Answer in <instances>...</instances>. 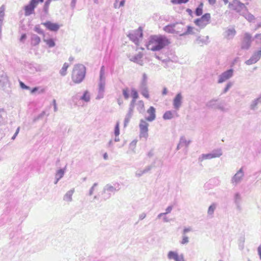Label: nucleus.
Here are the masks:
<instances>
[{
	"label": "nucleus",
	"instance_id": "nucleus-1",
	"mask_svg": "<svg viewBox=\"0 0 261 261\" xmlns=\"http://www.w3.org/2000/svg\"><path fill=\"white\" fill-rule=\"evenodd\" d=\"M170 43L169 39L164 35H152L149 38L146 48L153 51H160L169 46Z\"/></svg>",
	"mask_w": 261,
	"mask_h": 261
},
{
	"label": "nucleus",
	"instance_id": "nucleus-2",
	"mask_svg": "<svg viewBox=\"0 0 261 261\" xmlns=\"http://www.w3.org/2000/svg\"><path fill=\"white\" fill-rule=\"evenodd\" d=\"M85 67L82 65H77L73 69L71 78L75 84L81 83L85 77Z\"/></svg>",
	"mask_w": 261,
	"mask_h": 261
},
{
	"label": "nucleus",
	"instance_id": "nucleus-3",
	"mask_svg": "<svg viewBox=\"0 0 261 261\" xmlns=\"http://www.w3.org/2000/svg\"><path fill=\"white\" fill-rule=\"evenodd\" d=\"M211 17L210 13H205L200 18L195 19L194 20V23L201 28H203L210 23Z\"/></svg>",
	"mask_w": 261,
	"mask_h": 261
},
{
	"label": "nucleus",
	"instance_id": "nucleus-4",
	"mask_svg": "<svg viewBox=\"0 0 261 261\" xmlns=\"http://www.w3.org/2000/svg\"><path fill=\"white\" fill-rule=\"evenodd\" d=\"M129 38L137 45H139L140 41L143 37V30L141 28H139L129 34Z\"/></svg>",
	"mask_w": 261,
	"mask_h": 261
},
{
	"label": "nucleus",
	"instance_id": "nucleus-5",
	"mask_svg": "<svg viewBox=\"0 0 261 261\" xmlns=\"http://www.w3.org/2000/svg\"><path fill=\"white\" fill-rule=\"evenodd\" d=\"M228 8L233 11L240 12L243 8H246L245 5L238 0H233L228 5Z\"/></svg>",
	"mask_w": 261,
	"mask_h": 261
},
{
	"label": "nucleus",
	"instance_id": "nucleus-6",
	"mask_svg": "<svg viewBox=\"0 0 261 261\" xmlns=\"http://www.w3.org/2000/svg\"><path fill=\"white\" fill-rule=\"evenodd\" d=\"M149 124L144 120H141L140 123L139 124V127L140 129V137L147 138L148 137V131Z\"/></svg>",
	"mask_w": 261,
	"mask_h": 261
},
{
	"label": "nucleus",
	"instance_id": "nucleus-7",
	"mask_svg": "<svg viewBox=\"0 0 261 261\" xmlns=\"http://www.w3.org/2000/svg\"><path fill=\"white\" fill-rule=\"evenodd\" d=\"M42 24L46 27V28L53 32H57L60 28V25L57 23H53L51 21H47L45 22L42 23Z\"/></svg>",
	"mask_w": 261,
	"mask_h": 261
},
{
	"label": "nucleus",
	"instance_id": "nucleus-8",
	"mask_svg": "<svg viewBox=\"0 0 261 261\" xmlns=\"http://www.w3.org/2000/svg\"><path fill=\"white\" fill-rule=\"evenodd\" d=\"M251 35L249 33H245L243 39L242 48L243 49H248L251 44Z\"/></svg>",
	"mask_w": 261,
	"mask_h": 261
},
{
	"label": "nucleus",
	"instance_id": "nucleus-9",
	"mask_svg": "<svg viewBox=\"0 0 261 261\" xmlns=\"http://www.w3.org/2000/svg\"><path fill=\"white\" fill-rule=\"evenodd\" d=\"M233 74V70L229 69L223 72L219 79V83H222L232 76Z\"/></svg>",
	"mask_w": 261,
	"mask_h": 261
},
{
	"label": "nucleus",
	"instance_id": "nucleus-10",
	"mask_svg": "<svg viewBox=\"0 0 261 261\" xmlns=\"http://www.w3.org/2000/svg\"><path fill=\"white\" fill-rule=\"evenodd\" d=\"M186 25L182 23H176L175 34L180 36L185 35Z\"/></svg>",
	"mask_w": 261,
	"mask_h": 261
},
{
	"label": "nucleus",
	"instance_id": "nucleus-11",
	"mask_svg": "<svg viewBox=\"0 0 261 261\" xmlns=\"http://www.w3.org/2000/svg\"><path fill=\"white\" fill-rule=\"evenodd\" d=\"M261 57V50H258L255 53L251 58L246 61V64L250 65L251 64L255 63L259 60Z\"/></svg>",
	"mask_w": 261,
	"mask_h": 261
},
{
	"label": "nucleus",
	"instance_id": "nucleus-12",
	"mask_svg": "<svg viewBox=\"0 0 261 261\" xmlns=\"http://www.w3.org/2000/svg\"><path fill=\"white\" fill-rule=\"evenodd\" d=\"M149 116L146 117V120L148 121H152L155 119V109L153 107H150L147 111Z\"/></svg>",
	"mask_w": 261,
	"mask_h": 261
},
{
	"label": "nucleus",
	"instance_id": "nucleus-13",
	"mask_svg": "<svg viewBox=\"0 0 261 261\" xmlns=\"http://www.w3.org/2000/svg\"><path fill=\"white\" fill-rule=\"evenodd\" d=\"M36 7L30 2L29 4L26 5L24 8L25 15L29 16L34 13V9Z\"/></svg>",
	"mask_w": 261,
	"mask_h": 261
},
{
	"label": "nucleus",
	"instance_id": "nucleus-14",
	"mask_svg": "<svg viewBox=\"0 0 261 261\" xmlns=\"http://www.w3.org/2000/svg\"><path fill=\"white\" fill-rule=\"evenodd\" d=\"M182 96L181 94H177L173 100V106L175 109L178 110L181 105Z\"/></svg>",
	"mask_w": 261,
	"mask_h": 261
},
{
	"label": "nucleus",
	"instance_id": "nucleus-15",
	"mask_svg": "<svg viewBox=\"0 0 261 261\" xmlns=\"http://www.w3.org/2000/svg\"><path fill=\"white\" fill-rule=\"evenodd\" d=\"M221 154H222V153L220 151H219L217 152L216 153H208V154H202V156H201V159H202L201 160H206V159H213V158H218L220 155H221Z\"/></svg>",
	"mask_w": 261,
	"mask_h": 261
},
{
	"label": "nucleus",
	"instance_id": "nucleus-16",
	"mask_svg": "<svg viewBox=\"0 0 261 261\" xmlns=\"http://www.w3.org/2000/svg\"><path fill=\"white\" fill-rule=\"evenodd\" d=\"M175 28L176 23L168 24L164 28L163 30L168 33L175 34Z\"/></svg>",
	"mask_w": 261,
	"mask_h": 261
},
{
	"label": "nucleus",
	"instance_id": "nucleus-17",
	"mask_svg": "<svg viewBox=\"0 0 261 261\" xmlns=\"http://www.w3.org/2000/svg\"><path fill=\"white\" fill-rule=\"evenodd\" d=\"M143 57V54L142 53L139 52L136 55H134V53L130 54L129 55V57L130 58V60L136 62H139L141 61Z\"/></svg>",
	"mask_w": 261,
	"mask_h": 261
},
{
	"label": "nucleus",
	"instance_id": "nucleus-18",
	"mask_svg": "<svg viewBox=\"0 0 261 261\" xmlns=\"http://www.w3.org/2000/svg\"><path fill=\"white\" fill-rule=\"evenodd\" d=\"M243 176V172L242 169H240L233 176L232 181L233 182H239Z\"/></svg>",
	"mask_w": 261,
	"mask_h": 261
},
{
	"label": "nucleus",
	"instance_id": "nucleus-19",
	"mask_svg": "<svg viewBox=\"0 0 261 261\" xmlns=\"http://www.w3.org/2000/svg\"><path fill=\"white\" fill-rule=\"evenodd\" d=\"M177 252L172 251H170L167 254V257L169 259H174L175 261L179 257Z\"/></svg>",
	"mask_w": 261,
	"mask_h": 261
},
{
	"label": "nucleus",
	"instance_id": "nucleus-20",
	"mask_svg": "<svg viewBox=\"0 0 261 261\" xmlns=\"http://www.w3.org/2000/svg\"><path fill=\"white\" fill-rule=\"evenodd\" d=\"M74 193V190H70L68 191L64 197V200L66 201H71L72 200V196Z\"/></svg>",
	"mask_w": 261,
	"mask_h": 261
},
{
	"label": "nucleus",
	"instance_id": "nucleus-21",
	"mask_svg": "<svg viewBox=\"0 0 261 261\" xmlns=\"http://www.w3.org/2000/svg\"><path fill=\"white\" fill-rule=\"evenodd\" d=\"M168 213H160L158 216V218L160 219H162L165 222H167L172 219L167 216Z\"/></svg>",
	"mask_w": 261,
	"mask_h": 261
},
{
	"label": "nucleus",
	"instance_id": "nucleus-22",
	"mask_svg": "<svg viewBox=\"0 0 261 261\" xmlns=\"http://www.w3.org/2000/svg\"><path fill=\"white\" fill-rule=\"evenodd\" d=\"M32 45L35 46L38 45L41 41L40 38L37 36V35H34L32 37Z\"/></svg>",
	"mask_w": 261,
	"mask_h": 261
},
{
	"label": "nucleus",
	"instance_id": "nucleus-23",
	"mask_svg": "<svg viewBox=\"0 0 261 261\" xmlns=\"http://www.w3.org/2000/svg\"><path fill=\"white\" fill-rule=\"evenodd\" d=\"M69 65L67 63H65L63 64V67L60 72V74L64 76L66 74L67 70L68 68L69 67Z\"/></svg>",
	"mask_w": 261,
	"mask_h": 261
},
{
	"label": "nucleus",
	"instance_id": "nucleus-24",
	"mask_svg": "<svg viewBox=\"0 0 261 261\" xmlns=\"http://www.w3.org/2000/svg\"><path fill=\"white\" fill-rule=\"evenodd\" d=\"M44 42L46 43L49 47H54L56 45L53 39H44Z\"/></svg>",
	"mask_w": 261,
	"mask_h": 261
},
{
	"label": "nucleus",
	"instance_id": "nucleus-25",
	"mask_svg": "<svg viewBox=\"0 0 261 261\" xmlns=\"http://www.w3.org/2000/svg\"><path fill=\"white\" fill-rule=\"evenodd\" d=\"M194 27L190 25H186L185 35L194 34Z\"/></svg>",
	"mask_w": 261,
	"mask_h": 261
},
{
	"label": "nucleus",
	"instance_id": "nucleus-26",
	"mask_svg": "<svg viewBox=\"0 0 261 261\" xmlns=\"http://www.w3.org/2000/svg\"><path fill=\"white\" fill-rule=\"evenodd\" d=\"M51 2V0H46L44 4L43 11L46 14L48 13L49 7Z\"/></svg>",
	"mask_w": 261,
	"mask_h": 261
},
{
	"label": "nucleus",
	"instance_id": "nucleus-27",
	"mask_svg": "<svg viewBox=\"0 0 261 261\" xmlns=\"http://www.w3.org/2000/svg\"><path fill=\"white\" fill-rule=\"evenodd\" d=\"M131 95L133 97V102H135L136 99L138 98V93L137 90L135 89L131 90Z\"/></svg>",
	"mask_w": 261,
	"mask_h": 261
},
{
	"label": "nucleus",
	"instance_id": "nucleus-28",
	"mask_svg": "<svg viewBox=\"0 0 261 261\" xmlns=\"http://www.w3.org/2000/svg\"><path fill=\"white\" fill-rule=\"evenodd\" d=\"M203 12V4L201 3L198 8L196 9L195 14L197 16H200Z\"/></svg>",
	"mask_w": 261,
	"mask_h": 261
},
{
	"label": "nucleus",
	"instance_id": "nucleus-29",
	"mask_svg": "<svg viewBox=\"0 0 261 261\" xmlns=\"http://www.w3.org/2000/svg\"><path fill=\"white\" fill-rule=\"evenodd\" d=\"M172 117L173 114L171 111L166 112L163 115V118L164 119H171Z\"/></svg>",
	"mask_w": 261,
	"mask_h": 261
},
{
	"label": "nucleus",
	"instance_id": "nucleus-30",
	"mask_svg": "<svg viewBox=\"0 0 261 261\" xmlns=\"http://www.w3.org/2000/svg\"><path fill=\"white\" fill-rule=\"evenodd\" d=\"M81 98L86 102L89 101L90 98L88 92L87 91H85Z\"/></svg>",
	"mask_w": 261,
	"mask_h": 261
},
{
	"label": "nucleus",
	"instance_id": "nucleus-31",
	"mask_svg": "<svg viewBox=\"0 0 261 261\" xmlns=\"http://www.w3.org/2000/svg\"><path fill=\"white\" fill-rule=\"evenodd\" d=\"M141 94L146 98L148 99L149 98V94L146 88H144L142 90Z\"/></svg>",
	"mask_w": 261,
	"mask_h": 261
},
{
	"label": "nucleus",
	"instance_id": "nucleus-32",
	"mask_svg": "<svg viewBox=\"0 0 261 261\" xmlns=\"http://www.w3.org/2000/svg\"><path fill=\"white\" fill-rule=\"evenodd\" d=\"M5 8L4 6L0 7V21H2L5 15Z\"/></svg>",
	"mask_w": 261,
	"mask_h": 261
},
{
	"label": "nucleus",
	"instance_id": "nucleus-33",
	"mask_svg": "<svg viewBox=\"0 0 261 261\" xmlns=\"http://www.w3.org/2000/svg\"><path fill=\"white\" fill-rule=\"evenodd\" d=\"M123 95L125 99H127L129 98V90L127 88H124L122 90Z\"/></svg>",
	"mask_w": 261,
	"mask_h": 261
},
{
	"label": "nucleus",
	"instance_id": "nucleus-34",
	"mask_svg": "<svg viewBox=\"0 0 261 261\" xmlns=\"http://www.w3.org/2000/svg\"><path fill=\"white\" fill-rule=\"evenodd\" d=\"M114 133L116 137H118L119 135V123L118 122H117L115 126Z\"/></svg>",
	"mask_w": 261,
	"mask_h": 261
},
{
	"label": "nucleus",
	"instance_id": "nucleus-35",
	"mask_svg": "<svg viewBox=\"0 0 261 261\" xmlns=\"http://www.w3.org/2000/svg\"><path fill=\"white\" fill-rule=\"evenodd\" d=\"M189 242V238L185 234L182 235V239L181 241V244H186Z\"/></svg>",
	"mask_w": 261,
	"mask_h": 261
},
{
	"label": "nucleus",
	"instance_id": "nucleus-36",
	"mask_svg": "<svg viewBox=\"0 0 261 261\" xmlns=\"http://www.w3.org/2000/svg\"><path fill=\"white\" fill-rule=\"evenodd\" d=\"M44 0H31L30 2L36 7L39 3H43Z\"/></svg>",
	"mask_w": 261,
	"mask_h": 261
},
{
	"label": "nucleus",
	"instance_id": "nucleus-37",
	"mask_svg": "<svg viewBox=\"0 0 261 261\" xmlns=\"http://www.w3.org/2000/svg\"><path fill=\"white\" fill-rule=\"evenodd\" d=\"M188 1V0H171V2L174 4L185 3Z\"/></svg>",
	"mask_w": 261,
	"mask_h": 261
},
{
	"label": "nucleus",
	"instance_id": "nucleus-38",
	"mask_svg": "<svg viewBox=\"0 0 261 261\" xmlns=\"http://www.w3.org/2000/svg\"><path fill=\"white\" fill-rule=\"evenodd\" d=\"M35 31L38 34H44L43 31L39 26H36L35 27Z\"/></svg>",
	"mask_w": 261,
	"mask_h": 261
},
{
	"label": "nucleus",
	"instance_id": "nucleus-39",
	"mask_svg": "<svg viewBox=\"0 0 261 261\" xmlns=\"http://www.w3.org/2000/svg\"><path fill=\"white\" fill-rule=\"evenodd\" d=\"M19 85H20V87L23 89H27V90L30 89L29 87L26 86L23 82H22L21 81L19 82Z\"/></svg>",
	"mask_w": 261,
	"mask_h": 261
},
{
	"label": "nucleus",
	"instance_id": "nucleus-40",
	"mask_svg": "<svg viewBox=\"0 0 261 261\" xmlns=\"http://www.w3.org/2000/svg\"><path fill=\"white\" fill-rule=\"evenodd\" d=\"M216 209V205L213 204L211 205L208 208V212H213Z\"/></svg>",
	"mask_w": 261,
	"mask_h": 261
},
{
	"label": "nucleus",
	"instance_id": "nucleus-41",
	"mask_svg": "<svg viewBox=\"0 0 261 261\" xmlns=\"http://www.w3.org/2000/svg\"><path fill=\"white\" fill-rule=\"evenodd\" d=\"M175 261H186L183 254H180Z\"/></svg>",
	"mask_w": 261,
	"mask_h": 261
},
{
	"label": "nucleus",
	"instance_id": "nucleus-42",
	"mask_svg": "<svg viewBox=\"0 0 261 261\" xmlns=\"http://www.w3.org/2000/svg\"><path fill=\"white\" fill-rule=\"evenodd\" d=\"M255 38L258 40L257 43L261 44V34H256Z\"/></svg>",
	"mask_w": 261,
	"mask_h": 261
},
{
	"label": "nucleus",
	"instance_id": "nucleus-43",
	"mask_svg": "<svg viewBox=\"0 0 261 261\" xmlns=\"http://www.w3.org/2000/svg\"><path fill=\"white\" fill-rule=\"evenodd\" d=\"M64 174V171L62 170H58L57 175L59 176V178H61L63 176Z\"/></svg>",
	"mask_w": 261,
	"mask_h": 261
},
{
	"label": "nucleus",
	"instance_id": "nucleus-44",
	"mask_svg": "<svg viewBox=\"0 0 261 261\" xmlns=\"http://www.w3.org/2000/svg\"><path fill=\"white\" fill-rule=\"evenodd\" d=\"M257 252L259 256V258L261 260V244L257 248Z\"/></svg>",
	"mask_w": 261,
	"mask_h": 261
},
{
	"label": "nucleus",
	"instance_id": "nucleus-45",
	"mask_svg": "<svg viewBox=\"0 0 261 261\" xmlns=\"http://www.w3.org/2000/svg\"><path fill=\"white\" fill-rule=\"evenodd\" d=\"M191 230V229L190 228H185L183 230V234L185 235L186 233L190 231Z\"/></svg>",
	"mask_w": 261,
	"mask_h": 261
},
{
	"label": "nucleus",
	"instance_id": "nucleus-46",
	"mask_svg": "<svg viewBox=\"0 0 261 261\" xmlns=\"http://www.w3.org/2000/svg\"><path fill=\"white\" fill-rule=\"evenodd\" d=\"M146 217V215L144 213H142L141 215L139 216L140 220H143L144 218H145Z\"/></svg>",
	"mask_w": 261,
	"mask_h": 261
},
{
	"label": "nucleus",
	"instance_id": "nucleus-47",
	"mask_svg": "<svg viewBox=\"0 0 261 261\" xmlns=\"http://www.w3.org/2000/svg\"><path fill=\"white\" fill-rule=\"evenodd\" d=\"M4 112V110L3 109H0V121L2 119V113Z\"/></svg>",
	"mask_w": 261,
	"mask_h": 261
},
{
	"label": "nucleus",
	"instance_id": "nucleus-48",
	"mask_svg": "<svg viewBox=\"0 0 261 261\" xmlns=\"http://www.w3.org/2000/svg\"><path fill=\"white\" fill-rule=\"evenodd\" d=\"M208 1L211 5H214L216 2V0H208Z\"/></svg>",
	"mask_w": 261,
	"mask_h": 261
},
{
	"label": "nucleus",
	"instance_id": "nucleus-49",
	"mask_svg": "<svg viewBox=\"0 0 261 261\" xmlns=\"http://www.w3.org/2000/svg\"><path fill=\"white\" fill-rule=\"evenodd\" d=\"M19 128H18L16 133H15V135H14V136L12 137V139H14L15 137L17 136V135L18 134V132H19Z\"/></svg>",
	"mask_w": 261,
	"mask_h": 261
},
{
	"label": "nucleus",
	"instance_id": "nucleus-50",
	"mask_svg": "<svg viewBox=\"0 0 261 261\" xmlns=\"http://www.w3.org/2000/svg\"><path fill=\"white\" fill-rule=\"evenodd\" d=\"M19 128H18L16 133H15V135H14V136L12 137V139H14L15 137L17 136V135L18 134V132H19Z\"/></svg>",
	"mask_w": 261,
	"mask_h": 261
},
{
	"label": "nucleus",
	"instance_id": "nucleus-51",
	"mask_svg": "<svg viewBox=\"0 0 261 261\" xmlns=\"http://www.w3.org/2000/svg\"><path fill=\"white\" fill-rule=\"evenodd\" d=\"M19 128H18L16 133H15V135H14V136L12 137V139H14L15 137L17 136V135L18 134V132H19Z\"/></svg>",
	"mask_w": 261,
	"mask_h": 261
},
{
	"label": "nucleus",
	"instance_id": "nucleus-52",
	"mask_svg": "<svg viewBox=\"0 0 261 261\" xmlns=\"http://www.w3.org/2000/svg\"><path fill=\"white\" fill-rule=\"evenodd\" d=\"M26 38V35L25 34H22L20 37V41H22Z\"/></svg>",
	"mask_w": 261,
	"mask_h": 261
},
{
	"label": "nucleus",
	"instance_id": "nucleus-53",
	"mask_svg": "<svg viewBox=\"0 0 261 261\" xmlns=\"http://www.w3.org/2000/svg\"><path fill=\"white\" fill-rule=\"evenodd\" d=\"M124 3H125V1L124 0L121 1L120 2V3L119 7L123 6L124 5Z\"/></svg>",
	"mask_w": 261,
	"mask_h": 261
},
{
	"label": "nucleus",
	"instance_id": "nucleus-54",
	"mask_svg": "<svg viewBox=\"0 0 261 261\" xmlns=\"http://www.w3.org/2000/svg\"><path fill=\"white\" fill-rule=\"evenodd\" d=\"M187 12H188L190 15H192V11L191 9H187Z\"/></svg>",
	"mask_w": 261,
	"mask_h": 261
},
{
	"label": "nucleus",
	"instance_id": "nucleus-55",
	"mask_svg": "<svg viewBox=\"0 0 261 261\" xmlns=\"http://www.w3.org/2000/svg\"><path fill=\"white\" fill-rule=\"evenodd\" d=\"M37 90H38V88H37V87H35V88H33V89L31 90V93H34L35 91H36Z\"/></svg>",
	"mask_w": 261,
	"mask_h": 261
},
{
	"label": "nucleus",
	"instance_id": "nucleus-56",
	"mask_svg": "<svg viewBox=\"0 0 261 261\" xmlns=\"http://www.w3.org/2000/svg\"><path fill=\"white\" fill-rule=\"evenodd\" d=\"M103 74H104V71H103V67H102V68L101 69V71H100V76L102 77V76L103 75Z\"/></svg>",
	"mask_w": 261,
	"mask_h": 261
},
{
	"label": "nucleus",
	"instance_id": "nucleus-57",
	"mask_svg": "<svg viewBox=\"0 0 261 261\" xmlns=\"http://www.w3.org/2000/svg\"><path fill=\"white\" fill-rule=\"evenodd\" d=\"M103 158L105 159V160H107L108 158V155L107 154V153H105L104 154H103Z\"/></svg>",
	"mask_w": 261,
	"mask_h": 261
},
{
	"label": "nucleus",
	"instance_id": "nucleus-58",
	"mask_svg": "<svg viewBox=\"0 0 261 261\" xmlns=\"http://www.w3.org/2000/svg\"><path fill=\"white\" fill-rule=\"evenodd\" d=\"M167 93V90L166 88H165L163 91V94L164 95H166Z\"/></svg>",
	"mask_w": 261,
	"mask_h": 261
},
{
	"label": "nucleus",
	"instance_id": "nucleus-59",
	"mask_svg": "<svg viewBox=\"0 0 261 261\" xmlns=\"http://www.w3.org/2000/svg\"><path fill=\"white\" fill-rule=\"evenodd\" d=\"M230 84H228L227 85L225 91H227V90L228 89V88L230 87Z\"/></svg>",
	"mask_w": 261,
	"mask_h": 261
},
{
	"label": "nucleus",
	"instance_id": "nucleus-60",
	"mask_svg": "<svg viewBox=\"0 0 261 261\" xmlns=\"http://www.w3.org/2000/svg\"><path fill=\"white\" fill-rule=\"evenodd\" d=\"M171 210H172L171 207H169L167 208V211H171Z\"/></svg>",
	"mask_w": 261,
	"mask_h": 261
},
{
	"label": "nucleus",
	"instance_id": "nucleus-61",
	"mask_svg": "<svg viewBox=\"0 0 261 261\" xmlns=\"http://www.w3.org/2000/svg\"><path fill=\"white\" fill-rule=\"evenodd\" d=\"M94 3H96V4H97L98 3V1L99 0H93Z\"/></svg>",
	"mask_w": 261,
	"mask_h": 261
},
{
	"label": "nucleus",
	"instance_id": "nucleus-62",
	"mask_svg": "<svg viewBox=\"0 0 261 261\" xmlns=\"http://www.w3.org/2000/svg\"><path fill=\"white\" fill-rule=\"evenodd\" d=\"M223 1L225 3V4H227L228 3V0H223Z\"/></svg>",
	"mask_w": 261,
	"mask_h": 261
},
{
	"label": "nucleus",
	"instance_id": "nucleus-63",
	"mask_svg": "<svg viewBox=\"0 0 261 261\" xmlns=\"http://www.w3.org/2000/svg\"><path fill=\"white\" fill-rule=\"evenodd\" d=\"M254 17L253 15L250 16V19H254Z\"/></svg>",
	"mask_w": 261,
	"mask_h": 261
},
{
	"label": "nucleus",
	"instance_id": "nucleus-64",
	"mask_svg": "<svg viewBox=\"0 0 261 261\" xmlns=\"http://www.w3.org/2000/svg\"><path fill=\"white\" fill-rule=\"evenodd\" d=\"M140 102L142 103V105H143V106L144 105H143V101H140Z\"/></svg>",
	"mask_w": 261,
	"mask_h": 261
}]
</instances>
